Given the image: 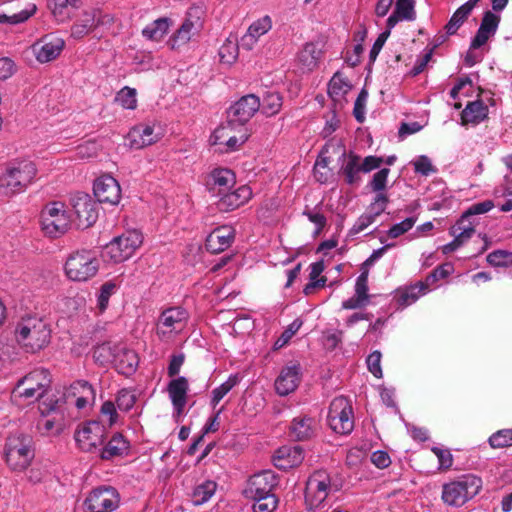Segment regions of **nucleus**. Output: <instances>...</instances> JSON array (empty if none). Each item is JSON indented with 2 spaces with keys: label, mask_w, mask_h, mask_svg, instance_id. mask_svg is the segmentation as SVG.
<instances>
[{
  "label": "nucleus",
  "mask_w": 512,
  "mask_h": 512,
  "mask_svg": "<svg viewBox=\"0 0 512 512\" xmlns=\"http://www.w3.org/2000/svg\"><path fill=\"white\" fill-rule=\"evenodd\" d=\"M37 175L31 160L23 159L9 163L0 174V195L12 197L24 192Z\"/></svg>",
  "instance_id": "obj_1"
},
{
  "label": "nucleus",
  "mask_w": 512,
  "mask_h": 512,
  "mask_svg": "<svg viewBox=\"0 0 512 512\" xmlns=\"http://www.w3.org/2000/svg\"><path fill=\"white\" fill-rule=\"evenodd\" d=\"M50 338L49 325L37 316H24L15 327V339L26 352L35 353L43 349Z\"/></svg>",
  "instance_id": "obj_2"
},
{
  "label": "nucleus",
  "mask_w": 512,
  "mask_h": 512,
  "mask_svg": "<svg viewBox=\"0 0 512 512\" xmlns=\"http://www.w3.org/2000/svg\"><path fill=\"white\" fill-rule=\"evenodd\" d=\"M50 373L46 369H35L18 380L12 391L15 400L33 403L45 396L50 388Z\"/></svg>",
  "instance_id": "obj_3"
},
{
  "label": "nucleus",
  "mask_w": 512,
  "mask_h": 512,
  "mask_svg": "<svg viewBox=\"0 0 512 512\" xmlns=\"http://www.w3.org/2000/svg\"><path fill=\"white\" fill-rule=\"evenodd\" d=\"M4 456L11 470H25L34 458L32 438L23 433L11 434L6 439Z\"/></svg>",
  "instance_id": "obj_4"
},
{
  "label": "nucleus",
  "mask_w": 512,
  "mask_h": 512,
  "mask_svg": "<svg viewBox=\"0 0 512 512\" xmlns=\"http://www.w3.org/2000/svg\"><path fill=\"white\" fill-rule=\"evenodd\" d=\"M481 487V478L472 474L463 475L457 480L443 485L442 499L450 506L459 507L475 497Z\"/></svg>",
  "instance_id": "obj_5"
},
{
  "label": "nucleus",
  "mask_w": 512,
  "mask_h": 512,
  "mask_svg": "<svg viewBox=\"0 0 512 512\" xmlns=\"http://www.w3.org/2000/svg\"><path fill=\"white\" fill-rule=\"evenodd\" d=\"M71 222V217L62 202H50L41 212L42 230L50 238L64 235L70 229Z\"/></svg>",
  "instance_id": "obj_6"
},
{
  "label": "nucleus",
  "mask_w": 512,
  "mask_h": 512,
  "mask_svg": "<svg viewBox=\"0 0 512 512\" xmlns=\"http://www.w3.org/2000/svg\"><path fill=\"white\" fill-rule=\"evenodd\" d=\"M143 242L142 234L137 230H128L113 238L103 250V257L114 263L123 262L135 253Z\"/></svg>",
  "instance_id": "obj_7"
},
{
  "label": "nucleus",
  "mask_w": 512,
  "mask_h": 512,
  "mask_svg": "<svg viewBox=\"0 0 512 512\" xmlns=\"http://www.w3.org/2000/svg\"><path fill=\"white\" fill-rule=\"evenodd\" d=\"M331 490V479L326 471H315L307 480L305 488V503L307 509L316 511L325 506Z\"/></svg>",
  "instance_id": "obj_8"
},
{
  "label": "nucleus",
  "mask_w": 512,
  "mask_h": 512,
  "mask_svg": "<svg viewBox=\"0 0 512 512\" xmlns=\"http://www.w3.org/2000/svg\"><path fill=\"white\" fill-rule=\"evenodd\" d=\"M204 10L201 6H192L186 12L185 19L177 31L169 39L172 49L186 45L203 28Z\"/></svg>",
  "instance_id": "obj_9"
},
{
  "label": "nucleus",
  "mask_w": 512,
  "mask_h": 512,
  "mask_svg": "<svg viewBox=\"0 0 512 512\" xmlns=\"http://www.w3.org/2000/svg\"><path fill=\"white\" fill-rule=\"evenodd\" d=\"M98 269L99 261L90 251L76 252L65 263L66 275L73 281H87Z\"/></svg>",
  "instance_id": "obj_10"
},
{
  "label": "nucleus",
  "mask_w": 512,
  "mask_h": 512,
  "mask_svg": "<svg viewBox=\"0 0 512 512\" xmlns=\"http://www.w3.org/2000/svg\"><path fill=\"white\" fill-rule=\"evenodd\" d=\"M113 23V15L103 13L96 8L86 9L81 12L71 26V36L75 39H81L92 33L96 28L100 26L110 27Z\"/></svg>",
  "instance_id": "obj_11"
},
{
  "label": "nucleus",
  "mask_w": 512,
  "mask_h": 512,
  "mask_svg": "<svg viewBox=\"0 0 512 512\" xmlns=\"http://www.w3.org/2000/svg\"><path fill=\"white\" fill-rule=\"evenodd\" d=\"M327 419L336 433L349 434L354 428L353 410L349 400L343 396L333 399Z\"/></svg>",
  "instance_id": "obj_12"
},
{
  "label": "nucleus",
  "mask_w": 512,
  "mask_h": 512,
  "mask_svg": "<svg viewBox=\"0 0 512 512\" xmlns=\"http://www.w3.org/2000/svg\"><path fill=\"white\" fill-rule=\"evenodd\" d=\"M106 428L99 421L91 420L83 423L75 432L74 438L83 452H98L104 443Z\"/></svg>",
  "instance_id": "obj_13"
},
{
  "label": "nucleus",
  "mask_w": 512,
  "mask_h": 512,
  "mask_svg": "<svg viewBox=\"0 0 512 512\" xmlns=\"http://www.w3.org/2000/svg\"><path fill=\"white\" fill-rule=\"evenodd\" d=\"M62 406L59 400L42 402L37 428L43 435H58L63 431L65 421Z\"/></svg>",
  "instance_id": "obj_14"
},
{
  "label": "nucleus",
  "mask_w": 512,
  "mask_h": 512,
  "mask_svg": "<svg viewBox=\"0 0 512 512\" xmlns=\"http://www.w3.org/2000/svg\"><path fill=\"white\" fill-rule=\"evenodd\" d=\"M111 356L113 361L122 374L129 375L136 370L138 365V356L133 350L121 348L117 353L112 352L110 344L104 343L97 347L94 356L99 359L101 356Z\"/></svg>",
  "instance_id": "obj_15"
},
{
  "label": "nucleus",
  "mask_w": 512,
  "mask_h": 512,
  "mask_svg": "<svg viewBox=\"0 0 512 512\" xmlns=\"http://www.w3.org/2000/svg\"><path fill=\"white\" fill-rule=\"evenodd\" d=\"M120 502L119 494L113 487H99L94 489L85 500L90 512H112Z\"/></svg>",
  "instance_id": "obj_16"
},
{
  "label": "nucleus",
  "mask_w": 512,
  "mask_h": 512,
  "mask_svg": "<svg viewBox=\"0 0 512 512\" xmlns=\"http://www.w3.org/2000/svg\"><path fill=\"white\" fill-rule=\"evenodd\" d=\"M260 105L259 97L254 94L245 95L229 107L227 119L229 123L243 126L260 109Z\"/></svg>",
  "instance_id": "obj_17"
},
{
  "label": "nucleus",
  "mask_w": 512,
  "mask_h": 512,
  "mask_svg": "<svg viewBox=\"0 0 512 512\" xmlns=\"http://www.w3.org/2000/svg\"><path fill=\"white\" fill-rule=\"evenodd\" d=\"M72 207L77 220V226L85 229L92 226L97 218L96 203L85 193H79L72 198Z\"/></svg>",
  "instance_id": "obj_18"
},
{
  "label": "nucleus",
  "mask_w": 512,
  "mask_h": 512,
  "mask_svg": "<svg viewBox=\"0 0 512 512\" xmlns=\"http://www.w3.org/2000/svg\"><path fill=\"white\" fill-rule=\"evenodd\" d=\"M277 484L276 474L270 470H265L250 477L244 495L248 499L270 495L273 494L272 490Z\"/></svg>",
  "instance_id": "obj_19"
},
{
  "label": "nucleus",
  "mask_w": 512,
  "mask_h": 512,
  "mask_svg": "<svg viewBox=\"0 0 512 512\" xmlns=\"http://www.w3.org/2000/svg\"><path fill=\"white\" fill-rule=\"evenodd\" d=\"M93 192L98 202L102 204L114 206L121 200V187L118 181L110 175L97 178L93 185Z\"/></svg>",
  "instance_id": "obj_20"
},
{
  "label": "nucleus",
  "mask_w": 512,
  "mask_h": 512,
  "mask_svg": "<svg viewBox=\"0 0 512 512\" xmlns=\"http://www.w3.org/2000/svg\"><path fill=\"white\" fill-rule=\"evenodd\" d=\"M301 381V366L297 362H290L284 366L275 380V390L280 396H287L294 392Z\"/></svg>",
  "instance_id": "obj_21"
},
{
  "label": "nucleus",
  "mask_w": 512,
  "mask_h": 512,
  "mask_svg": "<svg viewBox=\"0 0 512 512\" xmlns=\"http://www.w3.org/2000/svg\"><path fill=\"white\" fill-rule=\"evenodd\" d=\"M65 42L62 38L45 36L35 42L31 49L37 61L47 63L55 60L63 51Z\"/></svg>",
  "instance_id": "obj_22"
},
{
  "label": "nucleus",
  "mask_w": 512,
  "mask_h": 512,
  "mask_svg": "<svg viewBox=\"0 0 512 512\" xmlns=\"http://www.w3.org/2000/svg\"><path fill=\"white\" fill-rule=\"evenodd\" d=\"M236 183V177L232 170L227 168L214 169L208 176L207 186L212 196L219 198Z\"/></svg>",
  "instance_id": "obj_23"
},
{
  "label": "nucleus",
  "mask_w": 512,
  "mask_h": 512,
  "mask_svg": "<svg viewBox=\"0 0 512 512\" xmlns=\"http://www.w3.org/2000/svg\"><path fill=\"white\" fill-rule=\"evenodd\" d=\"M475 233V227L472 222L465 223L464 219H459L455 225L450 228V234L454 239L443 245L441 250L443 254H450L463 246Z\"/></svg>",
  "instance_id": "obj_24"
},
{
  "label": "nucleus",
  "mask_w": 512,
  "mask_h": 512,
  "mask_svg": "<svg viewBox=\"0 0 512 512\" xmlns=\"http://www.w3.org/2000/svg\"><path fill=\"white\" fill-rule=\"evenodd\" d=\"M252 197V190L247 185H242L234 190H228L218 198L217 207L220 211L235 210L248 202Z\"/></svg>",
  "instance_id": "obj_25"
},
{
  "label": "nucleus",
  "mask_w": 512,
  "mask_h": 512,
  "mask_svg": "<svg viewBox=\"0 0 512 512\" xmlns=\"http://www.w3.org/2000/svg\"><path fill=\"white\" fill-rule=\"evenodd\" d=\"M98 452L99 457L105 461L123 458L130 453V442L121 433H114Z\"/></svg>",
  "instance_id": "obj_26"
},
{
  "label": "nucleus",
  "mask_w": 512,
  "mask_h": 512,
  "mask_svg": "<svg viewBox=\"0 0 512 512\" xmlns=\"http://www.w3.org/2000/svg\"><path fill=\"white\" fill-rule=\"evenodd\" d=\"M234 237L235 231L232 227H218L207 236L205 247L211 253H220L230 247Z\"/></svg>",
  "instance_id": "obj_27"
},
{
  "label": "nucleus",
  "mask_w": 512,
  "mask_h": 512,
  "mask_svg": "<svg viewBox=\"0 0 512 512\" xmlns=\"http://www.w3.org/2000/svg\"><path fill=\"white\" fill-rule=\"evenodd\" d=\"M272 28V20L270 16L265 15L262 18L254 21L248 28L246 34H244L239 45L241 48L249 51L252 50L257 43L258 39L270 31Z\"/></svg>",
  "instance_id": "obj_28"
},
{
  "label": "nucleus",
  "mask_w": 512,
  "mask_h": 512,
  "mask_svg": "<svg viewBox=\"0 0 512 512\" xmlns=\"http://www.w3.org/2000/svg\"><path fill=\"white\" fill-rule=\"evenodd\" d=\"M188 390V380L183 376L171 380L168 384L167 391L177 415H181L184 411Z\"/></svg>",
  "instance_id": "obj_29"
},
{
  "label": "nucleus",
  "mask_w": 512,
  "mask_h": 512,
  "mask_svg": "<svg viewBox=\"0 0 512 512\" xmlns=\"http://www.w3.org/2000/svg\"><path fill=\"white\" fill-rule=\"evenodd\" d=\"M67 397H73L74 405L78 409H83L95 400V391L91 384L85 380L75 381L67 390Z\"/></svg>",
  "instance_id": "obj_30"
},
{
  "label": "nucleus",
  "mask_w": 512,
  "mask_h": 512,
  "mask_svg": "<svg viewBox=\"0 0 512 512\" xmlns=\"http://www.w3.org/2000/svg\"><path fill=\"white\" fill-rule=\"evenodd\" d=\"M304 459V452L300 446H284L276 451L274 464L277 468L287 470L298 466Z\"/></svg>",
  "instance_id": "obj_31"
},
{
  "label": "nucleus",
  "mask_w": 512,
  "mask_h": 512,
  "mask_svg": "<svg viewBox=\"0 0 512 512\" xmlns=\"http://www.w3.org/2000/svg\"><path fill=\"white\" fill-rule=\"evenodd\" d=\"M343 157H345V160L341 166L340 172L342 173L345 182L350 186L358 185L361 182V157L353 152H350L347 155L343 153Z\"/></svg>",
  "instance_id": "obj_32"
},
{
  "label": "nucleus",
  "mask_w": 512,
  "mask_h": 512,
  "mask_svg": "<svg viewBox=\"0 0 512 512\" xmlns=\"http://www.w3.org/2000/svg\"><path fill=\"white\" fill-rule=\"evenodd\" d=\"M415 18L414 0H396L395 9L387 19V27L391 30L399 21H413Z\"/></svg>",
  "instance_id": "obj_33"
},
{
  "label": "nucleus",
  "mask_w": 512,
  "mask_h": 512,
  "mask_svg": "<svg viewBox=\"0 0 512 512\" xmlns=\"http://www.w3.org/2000/svg\"><path fill=\"white\" fill-rule=\"evenodd\" d=\"M129 145L134 149H141L157 141L154 129L149 125H138L128 133Z\"/></svg>",
  "instance_id": "obj_34"
},
{
  "label": "nucleus",
  "mask_w": 512,
  "mask_h": 512,
  "mask_svg": "<svg viewBox=\"0 0 512 512\" xmlns=\"http://www.w3.org/2000/svg\"><path fill=\"white\" fill-rule=\"evenodd\" d=\"M185 319L186 312L179 307L165 310L159 318L158 333L165 334L167 332L162 330V327L166 328L169 332L176 330Z\"/></svg>",
  "instance_id": "obj_35"
},
{
  "label": "nucleus",
  "mask_w": 512,
  "mask_h": 512,
  "mask_svg": "<svg viewBox=\"0 0 512 512\" xmlns=\"http://www.w3.org/2000/svg\"><path fill=\"white\" fill-rule=\"evenodd\" d=\"M488 111L482 100L469 102L461 113L462 124H479L488 117Z\"/></svg>",
  "instance_id": "obj_36"
},
{
  "label": "nucleus",
  "mask_w": 512,
  "mask_h": 512,
  "mask_svg": "<svg viewBox=\"0 0 512 512\" xmlns=\"http://www.w3.org/2000/svg\"><path fill=\"white\" fill-rule=\"evenodd\" d=\"M315 430V421L311 417L299 416L293 419L290 426V435L298 441L310 439Z\"/></svg>",
  "instance_id": "obj_37"
},
{
  "label": "nucleus",
  "mask_w": 512,
  "mask_h": 512,
  "mask_svg": "<svg viewBox=\"0 0 512 512\" xmlns=\"http://www.w3.org/2000/svg\"><path fill=\"white\" fill-rule=\"evenodd\" d=\"M479 1L480 0H469L453 13L445 26V30L448 35H453L457 32Z\"/></svg>",
  "instance_id": "obj_38"
},
{
  "label": "nucleus",
  "mask_w": 512,
  "mask_h": 512,
  "mask_svg": "<svg viewBox=\"0 0 512 512\" xmlns=\"http://www.w3.org/2000/svg\"><path fill=\"white\" fill-rule=\"evenodd\" d=\"M82 6L81 0H49L48 7L57 21L64 22L71 16L73 9Z\"/></svg>",
  "instance_id": "obj_39"
},
{
  "label": "nucleus",
  "mask_w": 512,
  "mask_h": 512,
  "mask_svg": "<svg viewBox=\"0 0 512 512\" xmlns=\"http://www.w3.org/2000/svg\"><path fill=\"white\" fill-rule=\"evenodd\" d=\"M261 112L267 117H272L279 113L283 105V97L277 91H266L260 101Z\"/></svg>",
  "instance_id": "obj_40"
},
{
  "label": "nucleus",
  "mask_w": 512,
  "mask_h": 512,
  "mask_svg": "<svg viewBox=\"0 0 512 512\" xmlns=\"http://www.w3.org/2000/svg\"><path fill=\"white\" fill-rule=\"evenodd\" d=\"M169 26V18H159L147 25L142 30V35L149 40L159 41L168 33Z\"/></svg>",
  "instance_id": "obj_41"
},
{
  "label": "nucleus",
  "mask_w": 512,
  "mask_h": 512,
  "mask_svg": "<svg viewBox=\"0 0 512 512\" xmlns=\"http://www.w3.org/2000/svg\"><path fill=\"white\" fill-rule=\"evenodd\" d=\"M216 489L217 483L212 480L198 484L191 494L192 503L197 506L206 503L215 494Z\"/></svg>",
  "instance_id": "obj_42"
},
{
  "label": "nucleus",
  "mask_w": 512,
  "mask_h": 512,
  "mask_svg": "<svg viewBox=\"0 0 512 512\" xmlns=\"http://www.w3.org/2000/svg\"><path fill=\"white\" fill-rule=\"evenodd\" d=\"M453 270V266L449 263L443 264L435 268L425 279V281H418L410 288H428L433 285L437 280L444 279Z\"/></svg>",
  "instance_id": "obj_43"
},
{
  "label": "nucleus",
  "mask_w": 512,
  "mask_h": 512,
  "mask_svg": "<svg viewBox=\"0 0 512 512\" xmlns=\"http://www.w3.org/2000/svg\"><path fill=\"white\" fill-rule=\"evenodd\" d=\"M239 383L237 374L230 375L220 386L212 390L211 405L216 408L218 403Z\"/></svg>",
  "instance_id": "obj_44"
},
{
  "label": "nucleus",
  "mask_w": 512,
  "mask_h": 512,
  "mask_svg": "<svg viewBox=\"0 0 512 512\" xmlns=\"http://www.w3.org/2000/svg\"><path fill=\"white\" fill-rule=\"evenodd\" d=\"M324 270V262L317 261L310 265L309 282L304 288H325L327 278L325 276L320 277Z\"/></svg>",
  "instance_id": "obj_45"
},
{
  "label": "nucleus",
  "mask_w": 512,
  "mask_h": 512,
  "mask_svg": "<svg viewBox=\"0 0 512 512\" xmlns=\"http://www.w3.org/2000/svg\"><path fill=\"white\" fill-rule=\"evenodd\" d=\"M254 501V512H273L278 506V498L275 494L251 498Z\"/></svg>",
  "instance_id": "obj_46"
},
{
  "label": "nucleus",
  "mask_w": 512,
  "mask_h": 512,
  "mask_svg": "<svg viewBox=\"0 0 512 512\" xmlns=\"http://www.w3.org/2000/svg\"><path fill=\"white\" fill-rule=\"evenodd\" d=\"M136 275L134 271L123 272L111 280L105 282L100 288H120L121 286H134Z\"/></svg>",
  "instance_id": "obj_47"
},
{
  "label": "nucleus",
  "mask_w": 512,
  "mask_h": 512,
  "mask_svg": "<svg viewBox=\"0 0 512 512\" xmlns=\"http://www.w3.org/2000/svg\"><path fill=\"white\" fill-rule=\"evenodd\" d=\"M487 262L494 267L512 266V252L507 250H494L487 255Z\"/></svg>",
  "instance_id": "obj_48"
},
{
  "label": "nucleus",
  "mask_w": 512,
  "mask_h": 512,
  "mask_svg": "<svg viewBox=\"0 0 512 512\" xmlns=\"http://www.w3.org/2000/svg\"><path fill=\"white\" fill-rule=\"evenodd\" d=\"M136 90L125 86L116 95L115 100L125 109H135L137 107Z\"/></svg>",
  "instance_id": "obj_49"
},
{
  "label": "nucleus",
  "mask_w": 512,
  "mask_h": 512,
  "mask_svg": "<svg viewBox=\"0 0 512 512\" xmlns=\"http://www.w3.org/2000/svg\"><path fill=\"white\" fill-rule=\"evenodd\" d=\"M237 125L234 123H229V120L227 119V122L225 124L220 125L213 134L210 137V143L212 145H221L225 144L226 140L229 136L233 133Z\"/></svg>",
  "instance_id": "obj_50"
},
{
  "label": "nucleus",
  "mask_w": 512,
  "mask_h": 512,
  "mask_svg": "<svg viewBox=\"0 0 512 512\" xmlns=\"http://www.w3.org/2000/svg\"><path fill=\"white\" fill-rule=\"evenodd\" d=\"M492 448H505L512 446V429L499 430L489 437Z\"/></svg>",
  "instance_id": "obj_51"
},
{
  "label": "nucleus",
  "mask_w": 512,
  "mask_h": 512,
  "mask_svg": "<svg viewBox=\"0 0 512 512\" xmlns=\"http://www.w3.org/2000/svg\"><path fill=\"white\" fill-rule=\"evenodd\" d=\"M390 173L389 168H382L379 171H377L370 182L368 183V187L372 192H380L385 191L387 188V180L388 175Z\"/></svg>",
  "instance_id": "obj_52"
},
{
  "label": "nucleus",
  "mask_w": 512,
  "mask_h": 512,
  "mask_svg": "<svg viewBox=\"0 0 512 512\" xmlns=\"http://www.w3.org/2000/svg\"><path fill=\"white\" fill-rule=\"evenodd\" d=\"M494 207L492 200H485L482 202L472 204L461 216L460 219L465 218V223L470 222L469 217L480 215L489 212Z\"/></svg>",
  "instance_id": "obj_53"
},
{
  "label": "nucleus",
  "mask_w": 512,
  "mask_h": 512,
  "mask_svg": "<svg viewBox=\"0 0 512 512\" xmlns=\"http://www.w3.org/2000/svg\"><path fill=\"white\" fill-rule=\"evenodd\" d=\"M240 45L228 40L219 49V57L221 62L231 64L233 63L238 55V48Z\"/></svg>",
  "instance_id": "obj_54"
},
{
  "label": "nucleus",
  "mask_w": 512,
  "mask_h": 512,
  "mask_svg": "<svg viewBox=\"0 0 512 512\" xmlns=\"http://www.w3.org/2000/svg\"><path fill=\"white\" fill-rule=\"evenodd\" d=\"M36 11V6L34 4L30 5L29 8H26L19 13H15L11 16L6 14H0V23H10V24H18L26 21L30 16H32Z\"/></svg>",
  "instance_id": "obj_55"
},
{
  "label": "nucleus",
  "mask_w": 512,
  "mask_h": 512,
  "mask_svg": "<svg viewBox=\"0 0 512 512\" xmlns=\"http://www.w3.org/2000/svg\"><path fill=\"white\" fill-rule=\"evenodd\" d=\"M302 326V321L299 319H295L285 331L281 334V336L275 341L274 349H280L285 346L290 339L298 332V330Z\"/></svg>",
  "instance_id": "obj_56"
},
{
  "label": "nucleus",
  "mask_w": 512,
  "mask_h": 512,
  "mask_svg": "<svg viewBox=\"0 0 512 512\" xmlns=\"http://www.w3.org/2000/svg\"><path fill=\"white\" fill-rule=\"evenodd\" d=\"M136 402L135 394L128 390L122 389L118 392L116 397V404L120 410L129 411Z\"/></svg>",
  "instance_id": "obj_57"
},
{
  "label": "nucleus",
  "mask_w": 512,
  "mask_h": 512,
  "mask_svg": "<svg viewBox=\"0 0 512 512\" xmlns=\"http://www.w3.org/2000/svg\"><path fill=\"white\" fill-rule=\"evenodd\" d=\"M499 23H500L499 15H496L491 11H486L483 14L479 28H481L483 31H486V32H489V33L495 35V33L498 29Z\"/></svg>",
  "instance_id": "obj_58"
},
{
  "label": "nucleus",
  "mask_w": 512,
  "mask_h": 512,
  "mask_svg": "<svg viewBox=\"0 0 512 512\" xmlns=\"http://www.w3.org/2000/svg\"><path fill=\"white\" fill-rule=\"evenodd\" d=\"M349 90V85L339 76L334 75L330 80L328 86V93L331 97H340L346 94Z\"/></svg>",
  "instance_id": "obj_59"
},
{
  "label": "nucleus",
  "mask_w": 512,
  "mask_h": 512,
  "mask_svg": "<svg viewBox=\"0 0 512 512\" xmlns=\"http://www.w3.org/2000/svg\"><path fill=\"white\" fill-rule=\"evenodd\" d=\"M367 98L368 92L365 89H362L354 103L353 114L359 123H362L365 120V106Z\"/></svg>",
  "instance_id": "obj_60"
},
{
  "label": "nucleus",
  "mask_w": 512,
  "mask_h": 512,
  "mask_svg": "<svg viewBox=\"0 0 512 512\" xmlns=\"http://www.w3.org/2000/svg\"><path fill=\"white\" fill-rule=\"evenodd\" d=\"M368 290H356V295L343 302L342 306L345 309H356L365 306L369 301V296L366 293Z\"/></svg>",
  "instance_id": "obj_61"
},
{
  "label": "nucleus",
  "mask_w": 512,
  "mask_h": 512,
  "mask_svg": "<svg viewBox=\"0 0 512 512\" xmlns=\"http://www.w3.org/2000/svg\"><path fill=\"white\" fill-rule=\"evenodd\" d=\"M416 220L413 217H408L400 223L394 224L388 231V236L391 238H397L407 231H409L415 224Z\"/></svg>",
  "instance_id": "obj_62"
},
{
  "label": "nucleus",
  "mask_w": 512,
  "mask_h": 512,
  "mask_svg": "<svg viewBox=\"0 0 512 512\" xmlns=\"http://www.w3.org/2000/svg\"><path fill=\"white\" fill-rule=\"evenodd\" d=\"M368 370L377 378L382 377L381 369V353L379 351H373L366 360Z\"/></svg>",
  "instance_id": "obj_63"
},
{
  "label": "nucleus",
  "mask_w": 512,
  "mask_h": 512,
  "mask_svg": "<svg viewBox=\"0 0 512 512\" xmlns=\"http://www.w3.org/2000/svg\"><path fill=\"white\" fill-rule=\"evenodd\" d=\"M413 165L416 173H420L425 176L436 171V169L433 167L431 163V160L425 155L419 156L414 161Z\"/></svg>",
  "instance_id": "obj_64"
}]
</instances>
